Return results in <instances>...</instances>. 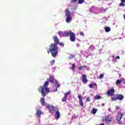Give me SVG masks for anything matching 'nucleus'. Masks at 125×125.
<instances>
[{
    "label": "nucleus",
    "mask_w": 125,
    "mask_h": 125,
    "mask_svg": "<svg viewBox=\"0 0 125 125\" xmlns=\"http://www.w3.org/2000/svg\"><path fill=\"white\" fill-rule=\"evenodd\" d=\"M71 11H70V10L69 9H65V16L66 17V18L65 19V21L66 23H70L71 21H72V18L71 17Z\"/></svg>",
    "instance_id": "20e7f679"
},
{
    "label": "nucleus",
    "mask_w": 125,
    "mask_h": 125,
    "mask_svg": "<svg viewBox=\"0 0 125 125\" xmlns=\"http://www.w3.org/2000/svg\"><path fill=\"white\" fill-rule=\"evenodd\" d=\"M97 111H98V109L94 108L92 111H91V114H93V115H95V114H96V112H97Z\"/></svg>",
    "instance_id": "f3484780"
},
{
    "label": "nucleus",
    "mask_w": 125,
    "mask_h": 125,
    "mask_svg": "<svg viewBox=\"0 0 125 125\" xmlns=\"http://www.w3.org/2000/svg\"><path fill=\"white\" fill-rule=\"evenodd\" d=\"M49 84V81H46L45 82L43 86H41L38 88V91H39V92H41L42 96V97H45V96H46V93H49V92H50V90L49 89V88L47 87ZM44 89L45 92L44 91Z\"/></svg>",
    "instance_id": "f03ea898"
},
{
    "label": "nucleus",
    "mask_w": 125,
    "mask_h": 125,
    "mask_svg": "<svg viewBox=\"0 0 125 125\" xmlns=\"http://www.w3.org/2000/svg\"><path fill=\"white\" fill-rule=\"evenodd\" d=\"M54 76H49V82L50 83H53V82L54 81Z\"/></svg>",
    "instance_id": "dca6fc26"
},
{
    "label": "nucleus",
    "mask_w": 125,
    "mask_h": 125,
    "mask_svg": "<svg viewBox=\"0 0 125 125\" xmlns=\"http://www.w3.org/2000/svg\"><path fill=\"white\" fill-rule=\"evenodd\" d=\"M53 40L54 43H52L49 46V48L47 49V51L48 54L51 53L52 56L55 58L58 54V46H57V45L59 43V39H58L57 36L55 35L53 38Z\"/></svg>",
    "instance_id": "f257e3e1"
},
{
    "label": "nucleus",
    "mask_w": 125,
    "mask_h": 125,
    "mask_svg": "<svg viewBox=\"0 0 125 125\" xmlns=\"http://www.w3.org/2000/svg\"><path fill=\"white\" fill-rule=\"evenodd\" d=\"M55 116L57 120H58V119L60 118V112H59V111H58L56 112Z\"/></svg>",
    "instance_id": "4468645a"
},
{
    "label": "nucleus",
    "mask_w": 125,
    "mask_h": 125,
    "mask_svg": "<svg viewBox=\"0 0 125 125\" xmlns=\"http://www.w3.org/2000/svg\"><path fill=\"white\" fill-rule=\"evenodd\" d=\"M70 36V40L71 42H75L76 41V34L72 30L66 31L62 33V37H67Z\"/></svg>",
    "instance_id": "7ed1b4c3"
},
{
    "label": "nucleus",
    "mask_w": 125,
    "mask_h": 125,
    "mask_svg": "<svg viewBox=\"0 0 125 125\" xmlns=\"http://www.w3.org/2000/svg\"><path fill=\"white\" fill-rule=\"evenodd\" d=\"M123 116H124V114H122V112L118 113L116 120L117 121L118 124H119V125H122L123 124L122 121H121L122 118H123Z\"/></svg>",
    "instance_id": "39448f33"
},
{
    "label": "nucleus",
    "mask_w": 125,
    "mask_h": 125,
    "mask_svg": "<svg viewBox=\"0 0 125 125\" xmlns=\"http://www.w3.org/2000/svg\"><path fill=\"white\" fill-rule=\"evenodd\" d=\"M40 102L42 106H44V105H45V100H44V97L41 98Z\"/></svg>",
    "instance_id": "f8f14e48"
},
{
    "label": "nucleus",
    "mask_w": 125,
    "mask_h": 125,
    "mask_svg": "<svg viewBox=\"0 0 125 125\" xmlns=\"http://www.w3.org/2000/svg\"><path fill=\"white\" fill-rule=\"evenodd\" d=\"M86 102H90V97H87L86 98Z\"/></svg>",
    "instance_id": "7c9ffc66"
},
{
    "label": "nucleus",
    "mask_w": 125,
    "mask_h": 125,
    "mask_svg": "<svg viewBox=\"0 0 125 125\" xmlns=\"http://www.w3.org/2000/svg\"><path fill=\"white\" fill-rule=\"evenodd\" d=\"M116 96H117V98L118 100L122 101L124 99V95H121V94L118 95V94H117L116 95Z\"/></svg>",
    "instance_id": "ddd939ff"
},
{
    "label": "nucleus",
    "mask_w": 125,
    "mask_h": 125,
    "mask_svg": "<svg viewBox=\"0 0 125 125\" xmlns=\"http://www.w3.org/2000/svg\"><path fill=\"white\" fill-rule=\"evenodd\" d=\"M94 99L95 100H98L99 99H101V97L100 96H98V95H96V96L94 97Z\"/></svg>",
    "instance_id": "412c9836"
},
{
    "label": "nucleus",
    "mask_w": 125,
    "mask_h": 125,
    "mask_svg": "<svg viewBox=\"0 0 125 125\" xmlns=\"http://www.w3.org/2000/svg\"><path fill=\"white\" fill-rule=\"evenodd\" d=\"M47 109H48L49 111L51 113H53L55 112V107L53 105H50V104H47L46 106Z\"/></svg>",
    "instance_id": "423d86ee"
},
{
    "label": "nucleus",
    "mask_w": 125,
    "mask_h": 125,
    "mask_svg": "<svg viewBox=\"0 0 125 125\" xmlns=\"http://www.w3.org/2000/svg\"><path fill=\"white\" fill-rule=\"evenodd\" d=\"M104 30L106 33H108V32H110V31H111V28H110L108 26H106L104 28Z\"/></svg>",
    "instance_id": "aec40b11"
},
{
    "label": "nucleus",
    "mask_w": 125,
    "mask_h": 125,
    "mask_svg": "<svg viewBox=\"0 0 125 125\" xmlns=\"http://www.w3.org/2000/svg\"><path fill=\"white\" fill-rule=\"evenodd\" d=\"M124 19L125 20V14L123 15Z\"/></svg>",
    "instance_id": "58836bf2"
},
{
    "label": "nucleus",
    "mask_w": 125,
    "mask_h": 125,
    "mask_svg": "<svg viewBox=\"0 0 125 125\" xmlns=\"http://www.w3.org/2000/svg\"><path fill=\"white\" fill-rule=\"evenodd\" d=\"M73 58H75V55H71L69 57V59H73Z\"/></svg>",
    "instance_id": "2f4dec72"
},
{
    "label": "nucleus",
    "mask_w": 125,
    "mask_h": 125,
    "mask_svg": "<svg viewBox=\"0 0 125 125\" xmlns=\"http://www.w3.org/2000/svg\"><path fill=\"white\" fill-rule=\"evenodd\" d=\"M114 56H113L112 58H114Z\"/></svg>",
    "instance_id": "a19ab883"
},
{
    "label": "nucleus",
    "mask_w": 125,
    "mask_h": 125,
    "mask_svg": "<svg viewBox=\"0 0 125 125\" xmlns=\"http://www.w3.org/2000/svg\"><path fill=\"white\" fill-rule=\"evenodd\" d=\"M59 44L61 46H62V47H64V43H63L62 42H60L59 43Z\"/></svg>",
    "instance_id": "473e14b6"
},
{
    "label": "nucleus",
    "mask_w": 125,
    "mask_h": 125,
    "mask_svg": "<svg viewBox=\"0 0 125 125\" xmlns=\"http://www.w3.org/2000/svg\"><path fill=\"white\" fill-rule=\"evenodd\" d=\"M116 59H120V56H117L116 57Z\"/></svg>",
    "instance_id": "c9c22d12"
},
{
    "label": "nucleus",
    "mask_w": 125,
    "mask_h": 125,
    "mask_svg": "<svg viewBox=\"0 0 125 125\" xmlns=\"http://www.w3.org/2000/svg\"><path fill=\"white\" fill-rule=\"evenodd\" d=\"M42 114V112L41 109H37L36 111V116L37 117H38L39 118H41V115Z\"/></svg>",
    "instance_id": "9b49d317"
},
{
    "label": "nucleus",
    "mask_w": 125,
    "mask_h": 125,
    "mask_svg": "<svg viewBox=\"0 0 125 125\" xmlns=\"http://www.w3.org/2000/svg\"><path fill=\"white\" fill-rule=\"evenodd\" d=\"M82 82L83 83H87L88 80L86 78V75L84 74L82 75Z\"/></svg>",
    "instance_id": "9d476101"
},
{
    "label": "nucleus",
    "mask_w": 125,
    "mask_h": 125,
    "mask_svg": "<svg viewBox=\"0 0 125 125\" xmlns=\"http://www.w3.org/2000/svg\"><path fill=\"white\" fill-rule=\"evenodd\" d=\"M66 100H67V97L66 95H64V97L62 99V102H65Z\"/></svg>",
    "instance_id": "4be33fe9"
},
{
    "label": "nucleus",
    "mask_w": 125,
    "mask_h": 125,
    "mask_svg": "<svg viewBox=\"0 0 125 125\" xmlns=\"http://www.w3.org/2000/svg\"><path fill=\"white\" fill-rule=\"evenodd\" d=\"M120 109H121L120 108V106H116V110H120Z\"/></svg>",
    "instance_id": "f704fd0d"
},
{
    "label": "nucleus",
    "mask_w": 125,
    "mask_h": 125,
    "mask_svg": "<svg viewBox=\"0 0 125 125\" xmlns=\"http://www.w3.org/2000/svg\"><path fill=\"white\" fill-rule=\"evenodd\" d=\"M56 91H57V88H56L54 90V92H56Z\"/></svg>",
    "instance_id": "4c0bfd02"
},
{
    "label": "nucleus",
    "mask_w": 125,
    "mask_h": 125,
    "mask_svg": "<svg viewBox=\"0 0 125 125\" xmlns=\"http://www.w3.org/2000/svg\"><path fill=\"white\" fill-rule=\"evenodd\" d=\"M111 100H112V101H117V100H118L117 98V96L116 97L113 96L111 97Z\"/></svg>",
    "instance_id": "bb28decb"
},
{
    "label": "nucleus",
    "mask_w": 125,
    "mask_h": 125,
    "mask_svg": "<svg viewBox=\"0 0 125 125\" xmlns=\"http://www.w3.org/2000/svg\"><path fill=\"white\" fill-rule=\"evenodd\" d=\"M99 79H100V80H102V79H103L104 78V74H101L99 76Z\"/></svg>",
    "instance_id": "c756f323"
},
{
    "label": "nucleus",
    "mask_w": 125,
    "mask_h": 125,
    "mask_svg": "<svg viewBox=\"0 0 125 125\" xmlns=\"http://www.w3.org/2000/svg\"><path fill=\"white\" fill-rule=\"evenodd\" d=\"M122 80L118 79L116 82V84H120V83H122Z\"/></svg>",
    "instance_id": "b1692460"
},
{
    "label": "nucleus",
    "mask_w": 125,
    "mask_h": 125,
    "mask_svg": "<svg viewBox=\"0 0 125 125\" xmlns=\"http://www.w3.org/2000/svg\"><path fill=\"white\" fill-rule=\"evenodd\" d=\"M94 86H97V84L96 83H91L89 85V87L90 88H94Z\"/></svg>",
    "instance_id": "2eb2a0df"
},
{
    "label": "nucleus",
    "mask_w": 125,
    "mask_h": 125,
    "mask_svg": "<svg viewBox=\"0 0 125 125\" xmlns=\"http://www.w3.org/2000/svg\"><path fill=\"white\" fill-rule=\"evenodd\" d=\"M105 105V104H102V106H104Z\"/></svg>",
    "instance_id": "ea45409f"
},
{
    "label": "nucleus",
    "mask_w": 125,
    "mask_h": 125,
    "mask_svg": "<svg viewBox=\"0 0 125 125\" xmlns=\"http://www.w3.org/2000/svg\"><path fill=\"white\" fill-rule=\"evenodd\" d=\"M87 66L86 65H83V66H82L80 67H79L78 68V69L81 71V70H83V68H87Z\"/></svg>",
    "instance_id": "a878e982"
},
{
    "label": "nucleus",
    "mask_w": 125,
    "mask_h": 125,
    "mask_svg": "<svg viewBox=\"0 0 125 125\" xmlns=\"http://www.w3.org/2000/svg\"><path fill=\"white\" fill-rule=\"evenodd\" d=\"M72 66V71H74L75 70V68L76 67V63H73Z\"/></svg>",
    "instance_id": "cd10ccee"
},
{
    "label": "nucleus",
    "mask_w": 125,
    "mask_h": 125,
    "mask_svg": "<svg viewBox=\"0 0 125 125\" xmlns=\"http://www.w3.org/2000/svg\"><path fill=\"white\" fill-rule=\"evenodd\" d=\"M115 93V89L111 88L110 90L106 92V94L108 96H113L114 94Z\"/></svg>",
    "instance_id": "6e6552de"
},
{
    "label": "nucleus",
    "mask_w": 125,
    "mask_h": 125,
    "mask_svg": "<svg viewBox=\"0 0 125 125\" xmlns=\"http://www.w3.org/2000/svg\"><path fill=\"white\" fill-rule=\"evenodd\" d=\"M80 35L81 36H84V33H83V32H80Z\"/></svg>",
    "instance_id": "72a5a7b5"
},
{
    "label": "nucleus",
    "mask_w": 125,
    "mask_h": 125,
    "mask_svg": "<svg viewBox=\"0 0 125 125\" xmlns=\"http://www.w3.org/2000/svg\"><path fill=\"white\" fill-rule=\"evenodd\" d=\"M104 120L106 122V123H107V124H109V123H111V122H112L111 119H109L108 118H105Z\"/></svg>",
    "instance_id": "5701e85b"
},
{
    "label": "nucleus",
    "mask_w": 125,
    "mask_h": 125,
    "mask_svg": "<svg viewBox=\"0 0 125 125\" xmlns=\"http://www.w3.org/2000/svg\"><path fill=\"white\" fill-rule=\"evenodd\" d=\"M121 2L120 3L119 6H125V0H121Z\"/></svg>",
    "instance_id": "a211bd4d"
},
{
    "label": "nucleus",
    "mask_w": 125,
    "mask_h": 125,
    "mask_svg": "<svg viewBox=\"0 0 125 125\" xmlns=\"http://www.w3.org/2000/svg\"><path fill=\"white\" fill-rule=\"evenodd\" d=\"M78 97L79 99V104L82 107H83V97L81 95H79Z\"/></svg>",
    "instance_id": "1a4fd4ad"
},
{
    "label": "nucleus",
    "mask_w": 125,
    "mask_h": 125,
    "mask_svg": "<svg viewBox=\"0 0 125 125\" xmlns=\"http://www.w3.org/2000/svg\"><path fill=\"white\" fill-rule=\"evenodd\" d=\"M71 3L72 4H75V3H77V1H78V0H70ZM84 2V0H78V3L79 4H83V3Z\"/></svg>",
    "instance_id": "0eeeda50"
},
{
    "label": "nucleus",
    "mask_w": 125,
    "mask_h": 125,
    "mask_svg": "<svg viewBox=\"0 0 125 125\" xmlns=\"http://www.w3.org/2000/svg\"><path fill=\"white\" fill-rule=\"evenodd\" d=\"M54 63H55V60H52L50 62V64L51 66L54 65Z\"/></svg>",
    "instance_id": "393cba45"
},
{
    "label": "nucleus",
    "mask_w": 125,
    "mask_h": 125,
    "mask_svg": "<svg viewBox=\"0 0 125 125\" xmlns=\"http://www.w3.org/2000/svg\"><path fill=\"white\" fill-rule=\"evenodd\" d=\"M58 34H59V35H61V34H62V32L60 31L58 32Z\"/></svg>",
    "instance_id": "e433bc0d"
},
{
    "label": "nucleus",
    "mask_w": 125,
    "mask_h": 125,
    "mask_svg": "<svg viewBox=\"0 0 125 125\" xmlns=\"http://www.w3.org/2000/svg\"><path fill=\"white\" fill-rule=\"evenodd\" d=\"M55 87L57 88V87H60V84H59V82H58V81H55Z\"/></svg>",
    "instance_id": "6ab92c4d"
},
{
    "label": "nucleus",
    "mask_w": 125,
    "mask_h": 125,
    "mask_svg": "<svg viewBox=\"0 0 125 125\" xmlns=\"http://www.w3.org/2000/svg\"><path fill=\"white\" fill-rule=\"evenodd\" d=\"M69 94H71V91H69V92H67L66 93H65L64 95H66V97H67L68 95H69Z\"/></svg>",
    "instance_id": "c85d7f7f"
}]
</instances>
